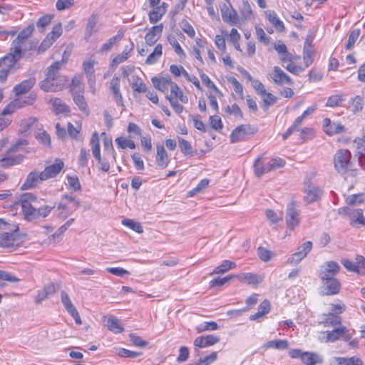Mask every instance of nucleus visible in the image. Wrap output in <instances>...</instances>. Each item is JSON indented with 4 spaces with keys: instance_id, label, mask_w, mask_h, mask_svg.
Returning a JSON list of instances; mask_svg holds the SVG:
<instances>
[{
    "instance_id": "c9c22d12",
    "label": "nucleus",
    "mask_w": 365,
    "mask_h": 365,
    "mask_svg": "<svg viewBox=\"0 0 365 365\" xmlns=\"http://www.w3.org/2000/svg\"><path fill=\"white\" fill-rule=\"evenodd\" d=\"M262 156L257 158L254 163L255 174L257 178H260L262 175L269 173V164L263 162Z\"/></svg>"
},
{
    "instance_id": "0eeeda50",
    "label": "nucleus",
    "mask_w": 365,
    "mask_h": 365,
    "mask_svg": "<svg viewBox=\"0 0 365 365\" xmlns=\"http://www.w3.org/2000/svg\"><path fill=\"white\" fill-rule=\"evenodd\" d=\"M62 26L61 23L55 24L52 31L47 34L46 38L43 40L41 45L38 46L37 52L38 54L44 53L49 48L53 43L61 36Z\"/></svg>"
},
{
    "instance_id": "e2e57ef3",
    "label": "nucleus",
    "mask_w": 365,
    "mask_h": 365,
    "mask_svg": "<svg viewBox=\"0 0 365 365\" xmlns=\"http://www.w3.org/2000/svg\"><path fill=\"white\" fill-rule=\"evenodd\" d=\"M103 145L105 151L108 153V154L111 155L112 159L115 161L116 160V153L113 148L112 140L108 138H105L103 140Z\"/></svg>"
},
{
    "instance_id": "7ed1b4c3",
    "label": "nucleus",
    "mask_w": 365,
    "mask_h": 365,
    "mask_svg": "<svg viewBox=\"0 0 365 365\" xmlns=\"http://www.w3.org/2000/svg\"><path fill=\"white\" fill-rule=\"evenodd\" d=\"M64 64L63 61H56L48 66L46 71V78L40 82V87L43 91H53L58 88L57 84H51V86L48 85L49 80L64 79L62 76L60 75L59 71Z\"/></svg>"
},
{
    "instance_id": "423d86ee",
    "label": "nucleus",
    "mask_w": 365,
    "mask_h": 365,
    "mask_svg": "<svg viewBox=\"0 0 365 365\" xmlns=\"http://www.w3.org/2000/svg\"><path fill=\"white\" fill-rule=\"evenodd\" d=\"M258 131L257 127L250 124H242L235 128L230 134V142L232 143L243 141L248 136L254 135Z\"/></svg>"
},
{
    "instance_id": "0e129e2a",
    "label": "nucleus",
    "mask_w": 365,
    "mask_h": 365,
    "mask_svg": "<svg viewBox=\"0 0 365 365\" xmlns=\"http://www.w3.org/2000/svg\"><path fill=\"white\" fill-rule=\"evenodd\" d=\"M168 41L172 46V47L174 48L175 53L181 58L185 57V53L184 52L183 49L182 48L181 46L180 45L179 42L177 41V39L175 37H169Z\"/></svg>"
},
{
    "instance_id": "aec40b11",
    "label": "nucleus",
    "mask_w": 365,
    "mask_h": 365,
    "mask_svg": "<svg viewBox=\"0 0 365 365\" xmlns=\"http://www.w3.org/2000/svg\"><path fill=\"white\" fill-rule=\"evenodd\" d=\"M64 163L62 160L57 158L53 165L47 166L42 172V175L46 180L55 178L63 168Z\"/></svg>"
},
{
    "instance_id": "9d476101",
    "label": "nucleus",
    "mask_w": 365,
    "mask_h": 365,
    "mask_svg": "<svg viewBox=\"0 0 365 365\" xmlns=\"http://www.w3.org/2000/svg\"><path fill=\"white\" fill-rule=\"evenodd\" d=\"M322 287L320 294L322 296L335 295L341 290V283L336 278L321 279Z\"/></svg>"
},
{
    "instance_id": "ea45409f",
    "label": "nucleus",
    "mask_w": 365,
    "mask_h": 365,
    "mask_svg": "<svg viewBox=\"0 0 365 365\" xmlns=\"http://www.w3.org/2000/svg\"><path fill=\"white\" fill-rule=\"evenodd\" d=\"M49 103L52 106L53 111L57 114L69 111L68 107L60 98H51L49 101Z\"/></svg>"
},
{
    "instance_id": "37998d69",
    "label": "nucleus",
    "mask_w": 365,
    "mask_h": 365,
    "mask_svg": "<svg viewBox=\"0 0 365 365\" xmlns=\"http://www.w3.org/2000/svg\"><path fill=\"white\" fill-rule=\"evenodd\" d=\"M71 92L72 95L84 93V86L82 83L81 76H75L73 78L71 85Z\"/></svg>"
},
{
    "instance_id": "13d9d810",
    "label": "nucleus",
    "mask_w": 365,
    "mask_h": 365,
    "mask_svg": "<svg viewBox=\"0 0 365 365\" xmlns=\"http://www.w3.org/2000/svg\"><path fill=\"white\" fill-rule=\"evenodd\" d=\"M122 224L138 233H142L143 232V229L140 223L135 222L133 220L125 219L122 221Z\"/></svg>"
},
{
    "instance_id": "3c124183",
    "label": "nucleus",
    "mask_w": 365,
    "mask_h": 365,
    "mask_svg": "<svg viewBox=\"0 0 365 365\" xmlns=\"http://www.w3.org/2000/svg\"><path fill=\"white\" fill-rule=\"evenodd\" d=\"M35 138L38 141L44 146L51 147V140L50 135L43 130H38L36 134Z\"/></svg>"
},
{
    "instance_id": "680f3d73",
    "label": "nucleus",
    "mask_w": 365,
    "mask_h": 365,
    "mask_svg": "<svg viewBox=\"0 0 365 365\" xmlns=\"http://www.w3.org/2000/svg\"><path fill=\"white\" fill-rule=\"evenodd\" d=\"M314 53L307 46H304L303 59L305 67H309L313 62Z\"/></svg>"
},
{
    "instance_id": "09e8293b",
    "label": "nucleus",
    "mask_w": 365,
    "mask_h": 365,
    "mask_svg": "<svg viewBox=\"0 0 365 365\" xmlns=\"http://www.w3.org/2000/svg\"><path fill=\"white\" fill-rule=\"evenodd\" d=\"M123 37V35L122 34H117L114 36H113L112 38H110V39L108 40L107 42L104 43L100 50H99V52L101 53H106L109 51L111 50V48H113V45L115 44L117 42H118L119 41L121 40Z\"/></svg>"
},
{
    "instance_id": "5701e85b",
    "label": "nucleus",
    "mask_w": 365,
    "mask_h": 365,
    "mask_svg": "<svg viewBox=\"0 0 365 365\" xmlns=\"http://www.w3.org/2000/svg\"><path fill=\"white\" fill-rule=\"evenodd\" d=\"M163 29L162 24L153 26L145 36V41L147 45L153 46L161 36Z\"/></svg>"
},
{
    "instance_id": "4d7b16f0",
    "label": "nucleus",
    "mask_w": 365,
    "mask_h": 365,
    "mask_svg": "<svg viewBox=\"0 0 365 365\" xmlns=\"http://www.w3.org/2000/svg\"><path fill=\"white\" fill-rule=\"evenodd\" d=\"M344 100L342 94L333 95L329 97L326 106L329 107L339 106Z\"/></svg>"
},
{
    "instance_id": "bb28decb",
    "label": "nucleus",
    "mask_w": 365,
    "mask_h": 365,
    "mask_svg": "<svg viewBox=\"0 0 365 365\" xmlns=\"http://www.w3.org/2000/svg\"><path fill=\"white\" fill-rule=\"evenodd\" d=\"M83 71L86 75L88 83L92 90L93 93H95V83L96 78L94 75L93 63L91 61H86L83 63Z\"/></svg>"
},
{
    "instance_id": "4468645a",
    "label": "nucleus",
    "mask_w": 365,
    "mask_h": 365,
    "mask_svg": "<svg viewBox=\"0 0 365 365\" xmlns=\"http://www.w3.org/2000/svg\"><path fill=\"white\" fill-rule=\"evenodd\" d=\"M269 76L273 82L278 86L284 84L292 86L294 83L292 78L279 66H274Z\"/></svg>"
},
{
    "instance_id": "2f4dec72",
    "label": "nucleus",
    "mask_w": 365,
    "mask_h": 365,
    "mask_svg": "<svg viewBox=\"0 0 365 365\" xmlns=\"http://www.w3.org/2000/svg\"><path fill=\"white\" fill-rule=\"evenodd\" d=\"M266 18L269 23L279 31H284L285 29L284 23L279 19L274 11L268 10L265 11Z\"/></svg>"
},
{
    "instance_id": "49530a36",
    "label": "nucleus",
    "mask_w": 365,
    "mask_h": 365,
    "mask_svg": "<svg viewBox=\"0 0 365 365\" xmlns=\"http://www.w3.org/2000/svg\"><path fill=\"white\" fill-rule=\"evenodd\" d=\"M179 147L180 150L185 155L193 156L195 152L192 150V145L187 140L178 137Z\"/></svg>"
},
{
    "instance_id": "8fccbe9b",
    "label": "nucleus",
    "mask_w": 365,
    "mask_h": 365,
    "mask_svg": "<svg viewBox=\"0 0 365 365\" xmlns=\"http://www.w3.org/2000/svg\"><path fill=\"white\" fill-rule=\"evenodd\" d=\"M170 93L173 97L179 99L182 103H187L188 102V98L183 94L182 90L175 82L172 84Z\"/></svg>"
},
{
    "instance_id": "864d4df0",
    "label": "nucleus",
    "mask_w": 365,
    "mask_h": 365,
    "mask_svg": "<svg viewBox=\"0 0 365 365\" xmlns=\"http://www.w3.org/2000/svg\"><path fill=\"white\" fill-rule=\"evenodd\" d=\"M219 326L215 322H205L202 324H199L196 327L197 333H201L205 331H215L218 329Z\"/></svg>"
},
{
    "instance_id": "39448f33",
    "label": "nucleus",
    "mask_w": 365,
    "mask_h": 365,
    "mask_svg": "<svg viewBox=\"0 0 365 365\" xmlns=\"http://www.w3.org/2000/svg\"><path fill=\"white\" fill-rule=\"evenodd\" d=\"M351 153L346 149H340L334 155V163L338 173L345 174L351 166Z\"/></svg>"
},
{
    "instance_id": "79ce46f5",
    "label": "nucleus",
    "mask_w": 365,
    "mask_h": 365,
    "mask_svg": "<svg viewBox=\"0 0 365 365\" xmlns=\"http://www.w3.org/2000/svg\"><path fill=\"white\" fill-rule=\"evenodd\" d=\"M163 54V46L160 43H158L154 48L153 52L148 56L145 60V63L148 65H152L155 63L158 59L161 57Z\"/></svg>"
},
{
    "instance_id": "1a4fd4ad",
    "label": "nucleus",
    "mask_w": 365,
    "mask_h": 365,
    "mask_svg": "<svg viewBox=\"0 0 365 365\" xmlns=\"http://www.w3.org/2000/svg\"><path fill=\"white\" fill-rule=\"evenodd\" d=\"M339 264L334 261H327L319 267L318 276L320 279L334 278L340 272Z\"/></svg>"
},
{
    "instance_id": "e433bc0d",
    "label": "nucleus",
    "mask_w": 365,
    "mask_h": 365,
    "mask_svg": "<svg viewBox=\"0 0 365 365\" xmlns=\"http://www.w3.org/2000/svg\"><path fill=\"white\" fill-rule=\"evenodd\" d=\"M301 360L306 365H315L323 361L322 358L319 354L308 351L304 352Z\"/></svg>"
},
{
    "instance_id": "774afa93",
    "label": "nucleus",
    "mask_w": 365,
    "mask_h": 365,
    "mask_svg": "<svg viewBox=\"0 0 365 365\" xmlns=\"http://www.w3.org/2000/svg\"><path fill=\"white\" fill-rule=\"evenodd\" d=\"M217 353L216 351L212 352L210 355L200 359L198 362L195 365H210L217 360Z\"/></svg>"
},
{
    "instance_id": "a18cd8bd",
    "label": "nucleus",
    "mask_w": 365,
    "mask_h": 365,
    "mask_svg": "<svg viewBox=\"0 0 365 365\" xmlns=\"http://www.w3.org/2000/svg\"><path fill=\"white\" fill-rule=\"evenodd\" d=\"M83 94V93H76L72 95V96L75 103L78 106V108L86 115H88L89 109Z\"/></svg>"
},
{
    "instance_id": "2eb2a0df",
    "label": "nucleus",
    "mask_w": 365,
    "mask_h": 365,
    "mask_svg": "<svg viewBox=\"0 0 365 365\" xmlns=\"http://www.w3.org/2000/svg\"><path fill=\"white\" fill-rule=\"evenodd\" d=\"M120 78L118 76H113L110 80L109 89L113 96V100L118 106L125 107L123 103V98L120 91Z\"/></svg>"
},
{
    "instance_id": "4c0bfd02",
    "label": "nucleus",
    "mask_w": 365,
    "mask_h": 365,
    "mask_svg": "<svg viewBox=\"0 0 365 365\" xmlns=\"http://www.w3.org/2000/svg\"><path fill=\"white\" fill-rule=\"evenodd\" d=\"M239 11L242 20H249L253 17V11L249 0H242V4L239 7Z\"/></svg>"
},
{
    "instance_id": "72a5a7b5",
    "label": "nucleus",
    "mask_w": 365,
    "mask_h": 365,
    "mask_svg": "<svg viewBox=\"0 0 365 365\" xmlns=\"http://www.w3.org/2000/svg\"><path fill=\"white\" fill-rule=\"evenodd\" d=\"M157 155L156 162L159 167L161 168H165L170 160L168 154L165 150V148L162 145H158L157 147Z\"/></svg>"
},
{
    "instance_id": "ddd939ff",
    "label": "nucleus",
    "mask_w": 365,
    "mask_h": 365,
    "mask_svg": "<svg viewBox=\"0 0 365 365\" xmlns=\"http://www.w3.org/2000/svg\"><path fill=\"white\" fill-rule=\"evenodd\" d=\"M324 334H326L327 342H334L340 339L348 341L351 338V336L349 334V330L344 326L335 328L331 331H324Z\"/></svg>"
},
{
    "instance_id": "603ef678",
    "label": "nucleus",
    "mask_w": 365,
    "mask_h": 365,
    "mask_svg": "<svg viewBox=\"0 0 365 365\" xmlns=\"http://www.w3.org/2000/svg\"><path fill=\"white\" fill-rule=\"evenodd\" d=\"M350 107L354 113L359 112L364 107V99L360 96L352 98L350 101Z\"/></svg>"
},
{
    "instance_id": "de8ad7c7",
    "label": "nucleus",
    "mask_w": 365,
    "mask_h": 365,
    "mask_svg": "<svg viewBox=\"0 0 365 365\" xmlns=\"http://www.w3.org/2000/svg\"><path fill=\"white\" fill-rule=\"evenodd\" d=\"M236 267L235 262L230 260H224L222 264L215 268L213 274H223L230 269Z\"/></svg>"
},
{
    "instance_id": "338daca9",
    "label": "nucleus",
    "mask_w": 365,
    "mask_h": 365,
    "mask_svg": "<svg viewBox=\"0 0 365 365\" xmlns=\"http://www.w3.org/2000/svg\"><path fill=\"white\" fill-rule=\"evenodd\" d=\"M356 263V273L360 275H365V257L362 255H356L355 257Z\"/></svg>"
},
{
    "instance_id": "bf43d9fd",
    "label": "nucleus",
    "mask_w": 365,
    "mask_h": 365,
    "mask_svg": "<svg viewBox=\"0 0 365 365\" xmlns=\"http://www.w3.org/2000/svg\"><path fill=\"white\" fill-rule=\"evenodd\" d=\"M115 143L118 146L122 149H125L126 148H129L130 149L135 148V143L131 140H128L123 137H118L115 139Z\"/></svg>"
},
{
    "instance_id": "f704fd0d",
    "label": "nucleus",
    "mask_w": 365,
    "mask_h": 365,
    "mask_svg": "<svg viewBox=\"0 0 365 365\" xmlns=\"http://www.w3.org/2000/svg\"><path fill=\"white\" fill-rule=\"evenodd\" d=\"M168 4L163 3L160 6L153 8V10L149 13V20L151 24L158 22L166 12Z\"/></svg>"
},
{
    "instance_id": "9b49d317",
    "label": "nucleus",
    "mask_w": 365,
    "mask_h": 365,
    "mask_svg": "<svg viewBox=\"0 0 365 365\" xmlns=\"http://www.w3.org/2000/svg\"><path fill=\"white\" fill-rule=\"evenodd\" d=\"M19 227L16 225L9 224L6 227V230H3L4 232L0 234V247H11L14 246L15 240L14 232L18 231Z\"/></svg>"
},
{
    "instance_id": "f3484780",
    "label": "nucleus",
    "mask_w": 365,
    "mask_h": 365,
    "mask_svg": "<svg viewBox=\"0 0 365 365\" xmlns=\"http://www.w3.org/2000/svg\"><path fill=\"white\" fill-rule=\"evenodd\" d=\"M31 49L32 46H29L28 41L16 37L11 42L10 51L22 58L25 53Z\"/></svg>"
},
{
    "instance_id": "5fc2aeb1",
    "label": "nucleus",
    "mask_w": 365,
    "mask_h": 365,
    "mask_svg": "<svg viewBox=\"0 0 365 365\" xmlns=\"http://www.w3.org/2000/svg\"><path fill=\"white\" fill-rule=\"evenodd\" d=\"M360 34H361V31L359 29H355L351 31V33L349 36L348 42L345 46V48L346 50H349L354 47L356 41H357V39L359 38V37L360 36Z\"/></svg>"
},
{
    "instance_id": "052dcab7",
    "label": "nucleus",
    "mask_w": 365,
    "mask_h": 365,
    "mask_svg": "<svg viewBox=\"0 0 365 365\" xmlns=\"http://www.w3.org/2000/svg\"><path fill=\"white\" fill-rule=\"evenodd\" d=\"M53 19V16L51 15H46L41 17L37 23L36 26L39 29L41 32H43L45 28L51 23Z\"/></svg>"
},
{
    "instance_id": "a211bd4d",
    "label": "nucleus",
    "mask_w": 365,
    "mask_h": 365,
    "mask_svg": "<svg viewBox=\"0 0 365 365\" xmlns=\"http://www.w3.org/2000/svg\"><path fill=\"white\" fill-rule=\"evenodd\" d=\"M222 20L230 25H239L240 19L237 11L232 7L229 8L227 5L221 9Z\"/></svg>"
},
{
    "instance_id": "473e14b6",
    "label": "nucleus",
    "mask_w": 365,
    "mask_h": 365,
    "mask_svg": "<svg viewBox=\"0 0 365 365\" xmlns=\"http://www.w3.org/2000/svg\"><path fill=\"white\" fill-rule=\"evenodd\" d=\"M237 279L243 282L250 285H257L260 283L263 277L252 273H242L237 276Z\"/></svg>"
},
{
    "instance_id": "7c9ffc66",
    "label": "nucleus",
    "mask_w": 365,
    "mask_h": 365,
    "mask_svg": "<svg viewBox=\"0 0 365 365\" xmlns=\"http://www.w3.org/2000/svg\"><path fill=\"white\" fill-rule=\"evenodd\" d=\"M21 58V57H18L17 55L10 51V52L4 57L0 58V67L11 70L14 67L16 62Z\"/></svg>"
},
{
    "instance_id": "f257e3e1",
    "label": "nucleus",
    "mask_w": 365,
    "mask_h": 365,
    "mask_svg": "<svg viewBox=\"0 0 365 365\" xmlns=\"http://www.w3.org/2000/svg\"><path fill=\"white\" fill-rule=\"evenodd\" d=\"M20 203L24 218L28 221L38 217L45 218L55 208V205H46L43 199H38L31 193L24 195L20 199Z\"/></svg>"
},
{
    "instance_id": "dca6fc26",
    "label": "nucleus",
    "mask_w": 365,
    "mask_h": 365,
    "mask_svg": "<svg viewBox=\"0 0 365 365\" xmlns=\"http://www.w3.org/2000/svg\"><path fill=\"white\" fill-rule=\"evenodd\" d=\"M61 299L65 309L74 319L75 322L78 325L81 324L82 322L80 315L65 291H61Z\"/></svg>"
},
{
    "instance_id": "c756f323",
    "label": "nucleus",
    "mask_w": 365,
    "mask_h": 365,
    "mask_svg": "<svg viewBox=\"0 0 365 365\" xmlns=\"http://www.w3.org/2000/svg\"><path fill=\"white\" fill-rule=\"evenodd\" d=\"M321 324L325 327H336L341 324V318L339 315L334 314L333 312L324 314L321 318Z\"/></svg>"
},
{
    "instance_id": "c85d7f7f",
    "label": "nucleus",
    "mask_w": 365,
    "mask_h": 365,
    "mask_svg": "<svg viewBox=\"0 0 365 365\" xmlns=\"http://www.w3.org/2000/svg\"><path fill=\"white\" fill-rule=\"evenodd\" d=\"M74 210V207L68 205L66 202L60 201L55 210V214L58 218L66 219L71 215Z\"/></svg>"
},
{
    "instance_id": "c03bdc74",
    "label": "nucleus",
    "mask_w": 365,
    "mask_h": 365,
    "mask_svg": "<svg viewBox=\"0 0 365 365\" xmlns=\"http://www.w3.org/2000/svg\"><path fill=\"white\" fill-rule=\"evenodd\" d=\"M106 327L110 331L115 334L120 333L123 331V328L121 327L120 321L113 316L108 317L106 322Z\"/></svg>"
},
{
    "instance_id": "58836bf2",
    "label": "nucleus",
    "mask_w": 365,
    "mask_h": 365,
    "mask_svg": "<svg viewBox=\"0 0 365 365\" xmlns=\"http://www.w3.org/2000/svg\"><path fill=\"white\" fill-rule=\"evenodd\" d=\"M263 347L266 349L273 348L278 350H285L289 347V342L285 339L272 340L264 343Z\"/></svg>"
},
{
    "instance_id": "6e6d98bb",
    "label": "nucleus",
    "mask_w": 365,
    "mask_h": 365,
    "mask_svg": "<svg viewBox=\"0 0 365 365\" xmlns=\"http://www.w3.org/2000/svg\"><path fill=\"white\" fill-rule=\"evenodd\" d=\"M337 364L339 365H363V362L359 359H356L354 357L351 358H343L338 357L336 359Z\"/></svg>"
},
{
    "instance_id": "20e7f679",
    "label": "nucleus",
    "mask_w": 365,
    "mask_h": 365,
    "mask_svg": "<svg viewBox=\"0 0 365 365\" xmlns=\"http://www.w3.org/2000/svg\"><path fill=\"white\" fill-rule=\"evenodd\" d=\"M315 177V173L312 172L310 176H307L304 181V200L307 204L317 202L322 195V190L314 185L312 179Z\"/></svg>"
},
{
    "instance_id": "f8f14e48",
    "label": "nucleus",
    "mask_w": 365,
    "mask_h": 365,
    "mask_svg": "<svg viewBox=\"0 0 365 365\" xmlns=\"http://www.w3.org/2000/svg\"><path fill=\"white\" fill-rule=\"evenodd\" d=\"M312 249V242L307 241L297 248V251L292 254L287 259V263L297 264L310 252Z\"/></svg>"
},
{
    "instance_id": "69168bd1",
    "label": "nucleus",
    "mask_w": 365,
    "mask_h": 365,
    "mask_svg": "<svg viewBox=\"0 0 365 365\" xmlns=\"http://www.w3.org/2000/svg\"><path fill=\"white\" fill-rule=\"evenodd\" d=\"M209 185V180L207 179H203L200 180V182L198 183V185L193 188L192 190H190L188 193L189 196L192 197L195 194L202 192L204 190H205Z\"/></svg>"
},
{
    "instance_id": "6e6552de",
    "label": "nucleus",
    "mask_w": 365,
    "mask_h": 365,
    "mask_svg": "<svg viewBox=\"0 0 365 365\" xmlns=\"http://www.w3.org/2000/svg\"><path fill=\"white\" fill-rule=\"evenodd\" d=\"M286 222L287 227L291 230H294L300 223V210L295 202H291L287 205Z\"/></svg>"
},
{
    "instance_id": "6ab92c4d",
    "label": "nucleus",
    "mask_w": 365,
    "mask_h": 365,
    "mask_svg": "<svg viewBox=\"0 0 365 365\" xmlns=\"http://www.w3.org/2000/svg\"><path fill=\"white\" fill-rule=\"evenodd\" d=\"M220 341L218 336L209 334L197 337L194 341V346L197 348H205L216 344Z\"/></svg>"
},
{
    "instance_id": "a19ab883",
    "label": "nucleus",
    "mask_w": 365,
    "mask_h": 365,
    "mask_svg": "<svg viewBox=\"0 0 365 365\" xmlns=\"http://www.w3.org/2000/svg\"><path fill=\"white\" fill-rule=\"evenodd\" d=\"M349 210L350 209L349 207H343V208H340L339 209V213L340 215H352L353 217H356V219L355 220V222L362 225H365V218L363 216V211L361 209H357L355 211H354L353 212L351 213H349Z\"/></svg>"
},
{
    "instance_id": "4be33fe9",
    "label": "nucleus",
    "mask_w": 365,
    "mask_h": 365,
    "mask_svg": "<svg viewBox=\"0 0 365 365\" xmlns=\"http://www.w3.org/2000/svg\"><path fill=\"white\" fill-rule=\"evenodd\" d=\"M324 132L329 135H334L345 132V128L341 124L332 122L329 118L324 120Z\"/></svg>"
},
{
    "instance_id": "b1692460",
    "label": "nucleus",
    "mask_w": 365,
    "mask_h": 365,
    "mask_svg": "<svg viewBox=\"0 0 365 365\" xmlns=\"http://www.w3.org/2000/svg\"><path fill=\"white\" fill-rule=\"evenodd\" d=\"M58 289L59 286L58 284H55L53 283L47 284L43 289L38 291L35 298V302L37 304L41 303L50 296L54 294Z\"/></svg>"
},
{
    "instance_id": "f03ea898",
    "label": "nucleus",
    "mask_w": 365,
    "mask_h": 365,
    "mask_svg": "<svg viewBox=\"0 0 365 365\" xmlns=\"http://www.w3.org/2000/svg\"><path fill=\"white\" fill-rule=\"evenodd\" d=\"M27 145L28 141L26 140L21 139L11 145L8 149L5 156L0 159V168H7L20 164L24 160V156L20 154L13 155V153L19 151L23 146Z\"/></svg>"
},
{
    "instance_id": "393cba45",
    "label": "nucleus",
    "mask_w": 365,
    "mask_h": 365,
    "mask_svg": "<svg viewBox=\"0 0 365 365\" xmlns=\"http://www.w3.org/2000/svg\"><path fill=\"white\" fill-rule=\"evenodd\" d=\"M98 18L96 14H92L88 18L84 33L86 41H88L91 37L98 31Z\"/></svg>"
},
{
    "instance_id": "a878e982",
    "label": "nucleus",
    "mask_w": 365,
    "mask_h": 365,
    "mask_svg": "<svg viewBox=\"0 0 365 365\" xmlns=\"http://www.w3.org/2000/svg\"><path fill=\"white\" fill-rule=\"evenodd\" d=\"M36 81V80L34 77H31L29 79L24 80L20 83L16 85L14 87V91L16 96H19L29 92L30 89L35 85Z\"/></svg>"
},
{
    "instance_id": "412c9836",
    "label": "nucleus",
    "mask_w": 365,
    "mask_h": 365,
    "mask_svg": "<svg viewBox=\"0 0 365 365\" xmlns=\"http://www.w3.org/2000/svg\"><path fill=\"white\" fill-rule=\"evenodd\" d=\"M46 180L44 177L42 175V172L39 173L37 171L31 172L24 183L22 185L21 188L23 190L31 189L36 187L39 182Z\"/></svg>"
},
{
    "instance_id": "cd10ccee",
    "label": "nucleus",
    "mask_w": 365,
    "mask_h": 365,
    "mask_svg": "<svg viewBox=\"0 0 365 365\" xmlns=\"http://www.w3.org/2000/svg\"><path fill=\"white\" fill-rule=\"evenodd\" d=\"M152 83L155 88L163 93L168 92L169 88H170L173 83L170 77H153L152 78Z\"/></svg>"
}]
</instances>
